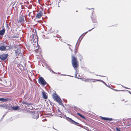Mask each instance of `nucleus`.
Listing matches in <instances>:
<instances>
[{"mask_svg": "<svg viewBox=\"0 0 131 131\" xmlns=\"http://www.w3.org/2000/svg\"><path fill=\"white\" fill-rule=\"evenodd\" d=\"M16 47L17 48V49L15 50V52L16 56H23V54L21 52V50H22V49H21V47L18 45H17L16 46Z\"/></svg>", "mask_w": 131, "mask_h": 131, "instance_id": "1", "label": "nucleus"}, {"mask_svg": "<svg viewBox=\"0 0 131 131\" xmlns=\"http://www.w3.org/2000/svg\"><path fill=\"white\" fill-rule=\"evenodd\" d=\"M72 65L76 72L77 71V68L78 66L79 65L78 64H77L78 62L77 60L75 57L74 56H72Z\"/></svg>", "mask_w": 131, "mask_h": 131, "instance_id": "2", "label": "nucleus"}, {"mask_svg": "<svg viewBox=\"0 0 131 131\" xmlns=\"http://www.w3.org/2000/svg\"><path fill=\"white\" fill-rule=\"evenodd\" d=\"M53 98L56 101L59 103L61 105L63 104L60 98L57 94H54L53 95Z\"/></svg>", "mask_w": 131, "mask_h": 131, "instance_id": "3", "label": "nucleus"}, {"mask_svg": "<svg viewBox=\"0 0 131 131\" xmlns=\"http://www.w3.org/2000/svg\"><path fill=\"white\" fill-rule=\"evenodd\" d=\"M8 56V54H3L0 55V58L2 60H4L7 58Z\"/></svg>", "mask_w": 131, "mask_h": 131, "instance_id": "4", "label": "nucleus"}, {"mask_svg": "<svg viewBox=\"0 0 131 131\" xmlns=\"http://www.w3.org/2000/svg\"><path fill=\"white\" fill-rule=\"evenodd\" d=\"M19 21L20 22H23L24 21V17L23 15L19 16Z\"/></svg>", "mask_w": 131, "mask_h": 131, "instance_id": "5", "label": "nucleus"}, {"mask_svg": "<svg viewBox=\"0 0 131 131\" xmlns=\"http://www.w3.org/2000/svg\"><path fill=\"white\" fill-rule=\"evenodd\" d=\"M68 118L70 120V121H69V122L71 123L74 124L76 125H78V124H79L78 123L75 122V121L71 119V118L69 117H68Z\"/></svg>", "mask_w": 131, "mask_h": 131, "instance_id": "6", "label": "nucleus"}, {"mask_svg": "<svg viewBox=\"0 0 131 131\" xmlns=\"http://www.w3.org/2000/svg\"><path fill=\"white\" fill-rule=\"evenodd\" d=\"M85 79V80H84V81H88V82L92 81L93 82H95V81H100L99 80H96L95 79Z\"/></svg>", "mask_w": 131, "mask_h": 131, "instance_id": "7", "label": "nucleus"}, {"mask_svg": "<svg viewBox=\"0 0 131 131\" xmlns=\"http://www.w3.org/2000/svg\"><path fill=\"white\" fill-rule=\"evenodd\" d=\"M2 27V30H0V35L3 36L4 34L5 31L4 27L3 26Z\"/></svg>", "mask_w": 131, "mask_h": 131, "instance_id": "8", "label": "nucleus"}, {"mask_svg": "<svg viewBox=\"0 0 131 131\" xmlns=\"http://www.w3.org/2000/svg\"><path fill=\"white\" fill-rule=\"evenodd\" d=\"M101 118L104 120L107 121H112L113 120V119L112 118H108L105 117H101Z\"/></svg>", "mask_w": 131, "mask_h": 131, "instance_id": "9", "label": "nucleus"}, {"mask_svg": "<svg viewBox=\"0 0 131 131\" xmlns=\"http://www.w3.org/2000/svg\"><path fill=\"white\" fill-rule=\"evenodd\" d=\"M0 107H3L4 108L6 109H9L8 104H1L0 105Z\"/></svg>", "mask_w": 131, "mask_h": 131, "instance_id": "10", "label": "nucleus"}, {"mask_svg": "<svg viewBox=\"0 0 131 131\" xmlns=\"http://www.w3.org/2000/svg\"><path fill=\"white\" fill-rule=\"evenodd\" d=\"M42 16V12L40 11L39 13H38L37 14V15L36 16V17L38 18H40V17Z\"/></svg>", "mask_w": 131, "mask_h": 131, "instance_id": "11", "label": "nucleus"}, {"mask_svg": "<svg viewBox=\"0 0 131 131\" xmlns=\"http://www.w3.org/2000/svg\"><path fill=\"white\" fill-rule=\"evenodd\" d=\"M42 96L43 98L45 99H46L47 98V96L46 95V93L44 91L42 92Z\"/></svg>", "mask_w": 131, "mask_h": 131, "instance_id": "12", "label": "nucleus"}, {"mask_svg": "<svg viewBox=\"0 0 131 131\" xmlns=\"http://www.w3.org/2000/svg\"><path fill=\"white\" fill-rule=\"evenodd\" d=\"M8 100V99L7 98L4 99L2 98H0V101L3 102H6Z\"/></svg>", "mask_w": 131, "mask_h": 131, "instance_id": "13", "label": "nucleus"}, {"mask_svg": "<svg viewBox=\"0 0 131 131\" xmlns=\"http://www.w3.org/2000/svg\"><path fill=\"white\" fill-rule=\"evenodd\" d=\"M0 50L2 51H5V46H0Z\"/></svg>", "mask_w": 131, "mask_h": 131, "instance_id": "14", "label": "nucleus"}, {"mask_svg": "<svg viewBox=\"0 0 131 131\" xmlns=\"http://www.w3.org/2000/svg\"><path fill=\"white\" fill-rule=\"evenodd\" d=\"M38 82H46L44 79L41 77L38 79Z\"/></svg>", "mask_w": 131, "mask_h": 131, "instance_id": "15", "label": "nucleus"}, {"mask_svg": "<svg viewBox=\"0 0 131 131\" xmlns=\"http://www.w3.org/2000/svg\"><path fill=\"white\" fill-rule=\"evenodd\" d=\"M39 117L37 113L35 114L34 115H33L32 116V118H34L37 119Z\"/></svg>", "mask_w": 131, "mask_h": 131, "instance_id": "16", "label": "nucleus"}, {"mask_svg": "<svg viewBox=\"0 0 131 131\" xmlns=\"http://www.w3.org/2000/svg\"><path fill=\"white\" fill-rule=\"evenodd\" d=\"M23 103L24 104H25L26 105H27L28 106H30L32 104L31 103H28L26 102H23Z\"/></svg>", "mask_w": 131, "mask_h": 131, "instance_id": "17", "label": "nucleus"}, {"mask_svg": "<svg viewBox=\"0 0 131 131\" xmlns=\"http://www.w3.org/2000/svg\"><path fill=\"white\" fill-rule=\"evenodd\" d=\"M19 108V107L18 106H16L15 107H12V108L14 110H16L18 109Z\"/></svg>", "mask_w": 131, "mask_h": 131, "instance_id": "18", "label": "nucleus"}, {"mask_svg": "<svg viewBox=\"0 0 131 131\" xmlns=\"http://www.w3.org/2000/svg\"><path fill=\"white\" fill-rule=\"evenodd\" d=\"M77 114L80 116V117H81V118H83V119H85V117L83 115H81L79 113H77Z\"/></svg>", "mask_w": 131, "mask_h": 131, "instance_id": "19", "label": "nucleus"}, {"mask_svg": "<svg viewBox=\"0 0 131 131\" xmlns=\"http://www.w3.org/2000/svg\"><path fill=\"white\" fill-rule=\"evenodd\" d=\"M5 47L6 50L11 49L10 46H5Z\"/></svg>", "mask_w": 131, "mask_h": 131, "instance_id": "20", "label": "nucleus"}, {"mask_svg": "<svg viewBox=\"0 0 131 131\" xmlns=\"http://www.w3.org/2000/svg\"><path fill=\"white\" fill-rule=\"evenodd\" d=\"M104 84L107 87H108L109 88H110L111 87L109 85V84L108 83H107V84H106L105 82H103Z\"/></svg>", "mask_w": 131, "mask_h": 131, "instance_id": "21", "label": "nucleus"}, {"mask_svg": "<svg viewBox=\"0 0 131 131\" xmlns=\"http://www.w3.org/2000/svg\"><path fill=\"white\" fill-rule=\"evenodd\" d=\"M85 34H84V33L80 37H81V40H80V42L82 40V38L85 35Z\"/></svg>", "mask_w": 131, "mask_h": 131, "instance_id": "22", "label": "nucleus"}, {"mask_svg": "<svg viewBox=\"0 0 131 131\" xmlns=\"http://www.w3.org/2000/svg\"><path fill=\"white\" fill-rule=\"evenodd\" d=\"M40 84L44 86L47 83V82H39Z\"/></svg>", "mask_w": 131, "mask_h": 131, "instance_id": "23", "label": "nucleus"}, {"mask_svg": "<svg viewBox=\"0 0 131 131\" xmlns=\"http://www.w3.org/2000/svg\"><path fill=\"white\" fill-rule=\"evenodd\" d=\"M115 129L117 131H121V130L120 129L118 128H115Z\"/></svg>", "mask_w": 131, "mask_h": 131, "instance_id": "24", "label": "nucleus"}, {"mask_svg": "<svg viewBox=\"0 0 131 131\" xmlns=\"http://www.w3.org/2000/svg\"><path fill=\"white\" fill-rule=\"evenodd\" d=\"M91 17V18H92V21H93V23H96V20H93V17Z\"/></svg>", "mask_w": 131, "mask_h": 131, "instance_id": "25", "label": "nucleus"}, {"mask_svg": "<svg viewBox=\"0 0 131 131\" xmlns=\"http://www.w3.org/2000/svg\"><path fill=\"white\" fill-rule=\"evenodd\" d=\"M32 13H31L30 12H29L28 14V16L29 17H30V14H31Z\"/></svg>", "mask_w": 131, "mask_h": 131, "instance_id": "26", "label": "nucleus"}, {"mask_svg": "<svg viewBox=\"0 0 131 131\" xmlns=\"http://www.w3.org/2000/svg\"><path fill=\"white\" fill-rule=\"evenodd\" d=\"M84 128L85 129H86V130H88L87 129L88 128L87 127H84Z\"/></svg>", "mask_w": 131, "mask_h": 131, "instance_id": "27", "label": "nucleus"}, {"mask_svg": "<svg viewBox=\"0 0 131 131\" xmlns=\"http://www.w3.org/2000/svg\"><path fill=\"white\" fill-rule=\"evenodd\" d=\"M123 86L124 88H126V89H129V88H127V87H125L124 86Z\"/></svg>", "mask_w": 131, "mask_h": 131, "instance_id": "28", "label": "nucleus"}, {"mask_svg": "<svg viewBox=\"0 0 131 131\" xmlns=\"http://www.w3.org/2000/svg\"><path fill=\"white\" fill-rule=\"evenodd\" d=\"M115 91H123V90H115Z\"/></svg>", "mask_w": 131, "mask_h": 131, "instance_id": "29", "label": "nucleus"}, {"mask_svg": "<svg viewBox=\"0 0 131 131\" xmlns=\"http://www.w3.org/2000/svg\"><path fill=\"white\" fill-rule=\"evenodd\" d=\"M12 38H16V36H12L11 37Z\"/></svg>", "mask_w": 131, "mask_h": 131, "instance_id": "30", "label": "nucleus"}, {"mask_svg": "<svg viewBox=\"0 0 131 131\" xmlns=\"http://www.w3.org/2000/svg\"><path fill=\"white\" fill-rule=\"evenodd\" d=\"M61 2V0H59V2H58V4H59V3H60Z\"/></svg>", "mask_w": 131, "mask_h": 131, "instance_id": "31", "label": "nucleus"}, {"mask_svg": "<svg viewBox=\"0 0 131 131\" xmlns=\"http://www.w3.org/2000/svg\"><path fill=\"white\" fill-rule=\"evenodd\" d=\"M127 91H128L129 93L130 94H131V92H130V91H128V90H127Z\"/></svg>", "mask_w": 131, "mask_h": 131, "instance_id": "32", "label": "nucleus"}, {"mask_svg": "<svg viewBox=\"0 0 131 131\" xmlns=\"http://www.w3.org/2000/svg\"><path fill=\"white\" fill-rule=\"evenodd\" d=\"M88 31H86L85 32V33H84V34H85V35L88 32Z\"/></svg>", "mask_w": 131, "mask_h": 131, "instance_id": "33", "label": "nucleus"}, {"mask_svg": "<svg viewBox=\"0 0 131 131\" xmlns=\"http://www.w3.org/2000/svg\"><path fill=\"white\" fill-rule=\"evenodd\" d=\"M94 28H92V29H91V30H89V31H91Z\"/></svg>", "mask_w": 131, "mask_h": 131, "instance_id": "34", "label": "nucleus"}, {"mask_svg": "<svg viewBox=\"0 0 131 131\" xmlns=\"http://www.w3.org/2000/svg\"><path fill=\"white\" fill-rule=\"evenodd\" d=\"M52 72L53 73H55L54 72V71H52Z\"/></svg>", "mask_w": 131, "mask_h": 131, "instance_id": "35", "label": "nucleus"}, {"mask_svg": "<svg viewBox=\"0 0 131 131\" xmlns=\"http://www.w3.org/2000/svg\"><path fill=\"white\" fill-rule=\"evenodd\" d=\"M34 82H35V81L36 82V80H35L34 79Z\"/></svg>", "mask_w": 131, "mask_h": 131, "instance_id": "36", "label": "nucleus"}, {"mask_svg": "<svg viewBox=\"0 0 131 131\" xmlns=\"http://www.w3.org/2000/svg\"><path fill=\"white\" fill-rule=\"evenodd\" d=\"M58 7H59V4H58Z\"/></svg>", "mask_w": 131, "mask_h": 131, "instance_id": "37", "label": "nucleus"}, {"mask_svg": "<svg viewBox=\"0 0 131 131\" xmlns=\"http://www.w3.org/2000/svg\"><path fill=\"white\" fill-rule=\"evenodd\" d=\"M101 82H104V81H101Z\"/></svg>", "mask_w": 131, "mask_h": 131, "instance_id": "38", "label": "nucleus"}, {"mask_svg": "<svg viewBox=\"0 0 131 131\" xmlns=\"http://www.w3.org/2000/svg\"><path fill=\"white\" fill-rule=\"evenodd\" d=\"M93 11H92V13H93Z\"/></svg>", "mask_w": 131, "mask_h": 131, "instance_id": "39", "label": "nucleus"}, {"mask_svg": "<svg viewBox=\"0 0 131 131\" xmlns=\"http://www.w3.org/2000/svg\"><path fill=\"white\" fill-rule=\"evenodd\" d=\"M80 38H79V39Z\"/></svg>", "mask_w": 131, "mask_h": 131, "instance_id": "40", "label": "nucleus"}, {"mask_svg": "<svg viewBox=\"0 0 131 131\" xmlns=\"http://www.w3.org/2000/svg\"><path fill=\"white\" fill-rule=\"evenodd\" d=\"M80 38H79V39Z\"/></svg>", "mask_w": 131, "mask_h": 131, "instance_id": "41", "label": "nucleus"}, {"mask_svg": "<svg viewBox=\"0 0 131 131\" xmlns=\"http://www.w3.org/2000/svg\"><path fill=\"white\" fill-rule=\"evenodd\" d=\"M80 38H79V39Z\"/></svg>", "mask_w": 131, "mask_h": 131, "instance_id": "42", "label": "nucleus"}, {"mask_svg": "<svg viewBox=\"0 0 131 131\" xmlns=\"http://www.w3.org/2000/svg\"><path fill=\"white\" fill-rule=\"evenodd\" d=\"M76 12H77V10H76Z\"/></svg>", "mask_w": 131, "mask_h": 131, "instance_id": "43", "label": "nucleus"}]
</instances>
